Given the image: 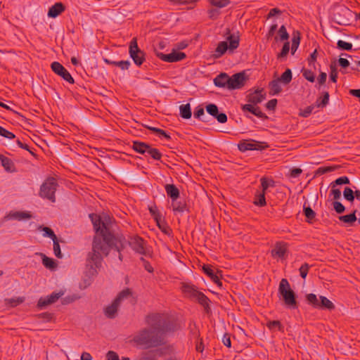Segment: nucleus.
Here are the masks:
<instances>
[{"label":"nucleus","mask_w":360,"mask_h":360,"mask_svg":"<svg viewBox=\"0 0 360 360\" xmlns=\"http://www.w3.org/2000/svg\"><path fill=\"white\" fill-rule=\"evenodd\" d=\"M172 207L174 213H183L184 212H189V207L184 198H181L172 201Z\"/></svg>","instance_id":"nucleus-23"},{"label":"nucleus","mask_w":360,"mask_h":360,"mask_svg":"<svg viewBox=\"0 0 360 360\" xmlns=\"http://www.w3.org/2000/svg\"><path fill=\"white\" fill-rule=\"evenodd\" d=\"M181 290L186 297L196 301L203 307L205 314H210L212 313L210 307V300L203 292L199 291L196 285L191 283L182 282L181 283Z\"/></svg>","instance_id":"nucleus-4"},{"label":"nucleus","mask_w":360,"mask_h":360,"mask_svg":"<svg viewBox=\"0 0 360 360\" xmlns=\"http://www.w3.org/2000/svg\"><path fill=\"white\" fill-rule=\"evenodd\" d=\"M131 148L137 153L146 157L147 155L150 156L155 160H160L162 157V154L158 148H153L151 145L146 142L134 141H132Z\"/></svg>","instance_id":"nucleus-8"},{"label":"nucleus","mask_w":360,"mask_h":360,"mask_svg":"<svg viewBox=\"0 0 360 360\" xmlns=\"http://www.w3.org/2000/svg\"><path fill=\"white\" fill-rule=\"evenodd\" d=\"M266 327L272 330L274 329H277L278 331L283 333L284 332V326L278 320H273L269 321L266 323Z\"/></svg>","instance_id":"nucleus-41"},{"label":"nucleus","mask_w":360,"mask_h":360,"mask_svg":"<svg viewBox=\"0 0 360 360\" xmlns=\"http://www.w3.org/2000/svg\"><path fill=\"white\" fill-rule=\"evenodd\" d=\"M303 214L306 217V221L312 224L316 217V212L307 202H304L303 205Z\"/></svg>","instance_id":"nucleus-29"},{"label":"nucleus","mask_w":360,"mask_h":360,"mask_svg":"<svg viewBox=\"0 0 360 360\" xmlns=\"http://www.w3.org/2000/svg\"><path fill=\"white\" fill-rule=\"evenodd\" d=\"M189 328H190V333H191L192 338L194 339H196V340H198L200 338V330L198 328L196 324L193 323V326H191L190 325Z\"/></svg>","instance_id":"nucleus-57"},{"label":"nucleus","mask_w":360,"mask_h":360,"mask_svg":"<svg viewBox=\"0 0 360 360\" xmlns=\"http://www.w3.org/2000/svg\"><path fill=\"white\" fill-rule=\"evenodd\" d=\"M310 265L307 263V262H304V264H302V266L300 267L299 269V271H300V276L303 278V279H305L307 274H308V272H309V269L310 268Z\"/></svg>","instance_id":"nucleus-53"},{"label":"nucleus","mask_w":360,"mask_h":360,"mask_svg":"<svg viewBox=\"0 0 360 360\" xmlns=\"http://www.w3.org/2000/svg\"><path fill=\"white\" fill-rule=\"evenodd\" d=\"M314 108V105H309L304 110H300L299 112V116L302 117H308L311 114Z\"/></svg>","instance_id":"nucleus-60"},{"label":"nucleus","mask_w":360,"mask_h":360,"mask_svg":"<svg viewBox=\"0 0 360 360\" xmlns=\"http://www.w3.org/2000/svg\"><path fill=\"white\" fill-rule=\"evenodd\" d=\"M290 51V43L285 41L281 49V52L278 54V58H285Z\"/></svg>","instance_id":"nucleus-55"},{"label":"nucleus","mask_w":360,"mask_h":360,"mask_svg":"<svg viewBox=\"0 0 360 360\" xmlns=\"http://www.w3.org/2000/svg\"><path fill=\"white\" fill-rule=\"evenodd\" d=\"M207 112L216 119L219 123L224 124L227 122V116L224 112H220L217 105L214 103H209L205 106Z\"/></svg>","instance_id":"nucleus-18"},{"label":"nucleus","mask_w":360,"mask_h":360,"mask_svg":"<svg viewBox=\"0 0 360 360\" xmlns=\"http://www.w3.org/2000/svg\"><path fill=\"white\" fill-rule=\"evenodd\" d=\"M301 72L302 73V76L305 79L310 82H314L316 77L314 73L311 70L303 68L301 70Z\"/></svg>","instance_id":"nucleus-48"},{"label":"nucleus","mask_w":360,"mask_h":360,"mask_svg":"<svg viewBox=\"0 0 360 360\" xmlns=\"http://www.w3.org/2000/svg\"><path fill=\"white\" fill-rule=\"evenodd\" d=\"M278 295L286 309L290 310L298 309L300 304L297 300V296L295 291L291 288L290 285L286 278H282L280 281Z\"/></svg>","instance_id":"nucleus-5"},{"label":"nucleus","mask_w":360,"mask_h":360,"mask_svg":"<svg viewBox=\"0 0 360 360\" xmlns=\"http://www.w3.org/2000/svg\"><path fill=\"white\" fill-rule=\"evenodd\" d=\"M265 194L266 193L262 191L261 192L257 191L254 197L253 203L258 207L265 206L266 205Z\"/></svg>","instance_id":"nucleus-36"},{"label":"nucleus","mask_w":360,"mask_h":360,"mask_svg":"<svg viewBox=\"0 0 360 360\" xmlns=\"http://www.w3.org/2000/svg\"><path fill=\"white\" fill-rule=\"evenodd\" d=\"M342 195L343 198L351 204L354 203L355 198L360 201V189H357L356 186H352V188L345 187Z\"/></svg>","instance_id":"nucleus-20"},{"label":"nucleus","mask_w":360,"mask_h":360,"mask_svg":"<svg viewBox=\"0 0 360 360\" xmlns=\"http://www.w3.org/2000/svg\"><path fill=\"white\" fill-rule=\"evenodd\" d=\"M288 252V244L283 241L276 243L274 248L271 251V255L274 258H284Z\"/></svg>","instance_id":"nucleus-21"},{"label":"nucleus","mask_w":360,"mask_h":360,"mask_svg":"<svg viewBox=\"0 0 360 360\" xmlns=\"http://www.w3.org/2000/svg\"><path fill=\"white\" fill-rule=\"evenodd\" d=\"M37 255H39L42 258V264L43 265L49 269H54L57 266V263L55 259L53 258L49 257L46 256L43 253H37Z\"/></svg>","instance_id":"nucleus-33"},{"label":"nucleus","mask_w":360,"mask_h":360,"mask_svg":"<svg viewBox=\"0 0 360 360\" xmlns=\"http://www.w3.org/2000/svg\"><path fill=\"white\" fill-rule=\"evenodd\" d=\"M301 40L300 32L297 30H294L292 32L291 53L293 55L297 51Z\"/></svg>","instance_id":"nucleus-37"},{"label":"nucleus","mask_w":360,"mask_h":360,"mask_svg":"<svg viewBox=\"0 0 360 360\" xmlns=\"http://www.w3.org/2000/svg\"><path fill=\"white\" fill-rule=\"evenodd\" d=\"M59 186L58 181L53 176L47 177L40 186L39 195L54 203L56 201V192Z\"/></svg>","instance_id":"nucleus-6"},{"label":"nucleus","mask_w":360,"mask_h":360,"mask_svg":"<svg viewBox=\"0 0 360 360\" xmlns=\"http://www.w3.org/2000/svg\"><path fill=\"white\" fill-rule=\"evenodd\" d=\"M337 167H320L315 172V176L322 175L328 172H333Z\"/></svg>","instance_id":"nucleus-52"},{"label":"nucleus","mask_w":360,"mask_h":360,"mask_svg":"<svg viewBox=\"0 0 360 360\" xmlns=\"http://www.w3.org/2000/svg\"><path fill=\"white\" fill-rule=\"evenodd\" d=\"M261 181V186H262V191L265 192L269 187H274L275 186V181L272 179H268L266 177H262L260 179Z\"/></svg>","instance_id":"nucleus-44"},{"label":"nucleus","mask_w":360,"mask_h":360,"mask_svg":"<svg viewBox=\"0 0 360 360\" xmlns=\"http://www.w3.org/2000/svg\"><path fill=\"white\" fill-rule=\"evenodd\" d=\"M39 319H42L44 321H51L53 317V314L50 312H43L37 315Z\"/></svg>","instance_id":"nucleus-63"},{"label":"nucleus","mask_w":360,"mask_h":360,"mask_svg":"<svg viewBox=\"0 0 360 360\" xmlns=\"http://www.w3.org/2000/svg\"><path fill=\"white\" fill-rule=\"evenodd\" d=\"M65 10V6L62 2H57L49 8L48 16L51 18H56Z\"/></svg>","instance_id":"nucleus-25"},{"label":"nucleus","mask_w":360,"mask_h":360,"mask_svg":"<svg viewBox=\"0 0 360 360\" xmlns=\"http://www.w3.org/2000/svg\"><path fill=\"white\" fill-rule=\"evenodd\" d=\"M145 322L149 327L141 329L133 338V341L144 349L165 345L166 336L181 328L177 319L167 314H148L145 317Z\"/></svg>","instance_id":"nucleus-1"},{"label":"nucleus","mask_w":360,"mask_h":360,"mask_svg":"<svg viewBox=\"0 0 360 360\" xmlns=\"http://www.w3.org/2000/svg\"><path fill=\"white\" fill-rule=\"evenodd\" d=\"M156 224L163 233L167 236H170L172 233V230L167 224L165 217L158 221V222H156Z\"/></svg>","instance_id":"nucleus-40"},{"label":"nucleus","mask_w":360,"mask_h":360,"mask_svg":"<svg viewBox=\"0 0 360 360\" xmlns=\"http://www.w3.org/2000/svg\"><path fill=\"white\" fill-rule=\"evenodd\" d=\"M305 300L307 304L314 309H319L320 299L314 293H309L305 295Z\"/></svg>","instance_id":"nucleus-34"},{"label":"nucleus","mask_w":360,"mask_h":360,"mask_svg":"<svg viewBox=\"0 0 360 360\" xmlns=\"http://www.w3.org/2000/svg\"><path fill=\"white\" fill-rule=\"evenodd\" d=\"M53 252L56 257L60 259L63 257V254L60 250L58 239L53 240Z\"/></svg>","instance_id":"nucleus-58"},{"label":"nucleus","mask_w":360,"mask_h":360,"mask_svg":"<svg viewBox=\"0 0 360 360\" xmlns=\"http://www.w3.org/2000/svg\"><path fill=\"white\" fill-rule=\"evenodd\" d=\"M249 77L245 71L233 74L232 76H229L228 89H240L245 85Z\"/></svg>","instance_id":"nucleus-13"},{"label":"nucleus","mask_w":360,"mask_h":360,"mask_svg":"<svg viewBox=\"0 0 360 360\" xmlns=\"http://www.w3.org/2000/svg\"><path fill=\"white\" fill-rule=\"evenodd\" d=\"M140 260L143 263V266L144 267V269L149 273H153L154 271V269L153 267L152 266V265L150 264V263L146 260V259H144L143 257H141L140 258Z\"/></svg>","instance_id":"nucleus-64"},{"label":"nucleus","mask_w":360,"mask_h":360,"mask_svg":"<svg viewBox=\"0 0 360 360\" xmlns=\"http://www.w3.org/2000/svg\"><path fill=\"white\" fill-rule=\"evenodd\" d=\"M278 35L281 41L288 40L289 38V34L287 32L285 25H281L278 31Z\"/></svg>","instance_id":"nucleus-51"},{"label":"nucleus","mask_w":360,"mask_h":360,"mask_svg":"<svg viewBox=\"0 0 360 360\" xmlns=\"http://www.w3.org/2000/svg\"><path fill=\"white\" fill-rule=\"evenodd\" d=\"M229 75L226 72H221L214 79V84L220 88L229 86Z\"/></svg>","instance_id":"nucleus-27"},{"label":"nucleus","mask_w":360,"mask_h":360,"mask_svg":"<svg viewBox=\"0 0 360 360\" xmlns=\"http://www.w3.org/2000/svg\"><path fill=\"white\" fill-rule=\"evenodd\" d=\"M279 82H281L278 79H273L269 83V86L271 89L270 94L271 95H276L281 92L282 89L279 85Z\"/></svg>","instance_id":"nucleus-42"},{"label":"nucleus","mask_w":360,"mask_h":360,"mask_svg":"<svg viewBox=\"0 0 360 360\" xmlns=\"http://www.w3.org/2000/svg\"><path fill=\"white\" fill-rule=\"evenodd\" d=\"M225 34L227 35L226 41L228 46H229V51L233 52L236 50L240 44V36L238 34V32L236 34H231L229 28L226 29Z\"/></svg>","instance_id":"nucleus-22"},{"label":"nucleus","mask_w":360,"mask_h":360,"mask_svg":"<svg viewBox=\"0 0 360 360\" xmlns=\"http://www.w3.org/2000/svg\"><path fill=\"white\" fill-rule=\"evenodd\" d=\"M210 4L218 8H224L228 6L231 1L230 0H209Z\"/></svg>","instance_id":"nucleus-54"},{"label":"nucleus","mask_w":360,"mask_h":360,"mask_svg":"<svg viewBox=\"0 0 360 360\" xmlns=\"http://www.w3.org/2000/svg\"><path fill=\"white\" fill-rule=\"evenodd\" d=\"M353 12L346 6H341L336 8L333 13V19L340 25H347L350 23Z\"/></svg>","instance_id":"nucleus-10"},{"label":"nucleus","mask_w":360,"mask_h":360,"mask_svg":"<svg viewBox=\"0 0 360 360\" xmlns=\"http://www.w3.org/2000/svg\"><path fill=\"white\" fill-rule=\"evenodd\" d=\"M266 94L263 88H258L253 92L250 90L248 94L246 96V100L248 102L246 105H257L261 103L266 98Z\"/></svg>","instance_id":"nucleus-15"},{"label":"nucleus","mask_w":360,"mask_h":360,"mask_svg":"<svg viewBox=\"0 0 360 360\" xmlns=\"http://www.w3.org/2000/svg\"><path fill=\"white\" fill-rule=\"evenodd\" d=\"M333 209L338 214H342L345 211V207L340 202L334 200L333 202Z\"/></svg>","instance_id":"nucleus-56"},{"label":"nucleus","mask_w":360,"mask_h":360,"mask_svg":"<svg viewBox=\"0 0 360 360\" xmlns=\"http://www.w3.org/2000/svg\"><path fill=\"white\" fill-rule=\"evenodd\" d=\"M93 224L95 235L92 241V249L105 250L103 243L105 242L108 246L112 245V240H120V238H115L117 233L113 229L115 221H112L109 216H105L103 219L96 213H91L89 215Z\"/></svg>","instance_id":"nucleus-2"},{"label":"nucleus","mask_w":360,"mask_h":360,"mask_svg":"<svg viewBox=\"0 0 360 360\" xmlns=\"http://www.w3.org/2000/svg\"><path fill=\"white\" fill-rule=\"evenodd\" d=\"M39 229L44 232L43 236L44 237L49 238L53 241V240L58 239L54 231L51 228L47 227V226H40Z\"/></svg>","instance_id":"nucleus-46"},{"label":"nucleus","mask_w":360,"mask_h":360,"mask_svg":"<svg viewBox=\"0 0 360 360\" xmlns=\"http://www.w3.org/2000/svg\"><path fill=\"white\" fill-rule=\"evenodd\" d=\"M64 292L63 291H60L58 292H53L51 295H47L49 298L50 299V301L51 303L56 302L60 297H61L63 295Z\"/></svg>","instance_id":"nucleus-62"},{"label":"nucleus","mask_w":360,"mask_h":360,"mask_svg":"<svg viewBox=\"0 0 360 360\" xmlns=\"http://www.w3.org/2000/svg\"><path fill=\"white\" fill-rule=\"evenodd\" d=\"M131 295L132 290L129 288H126L120 291L112 303L104 308L103 312L105 316L108 319H115L117 315L118 308L121 302Z\"/></svg>","instance_id":"nucleus-7"},{"label":"nucleus","mask_w":360,"mask_h":360,"mask_svg":"<svg viewBox=\"0 0 360 360\" xmlns=\"http://www.w3.org/2000/svg\"><path fill=\"white\" fill-rule=\"evenodd\" d=\"M0 136L8 139H13L15 138V135L13 132L9 131L1 126H0Z\"/></svg>","instance_id":"nucleus-59"},{"label":"nucleus","mask_w":360,"mask_h":360,"mask_svg":"<svg viewBox=\"0 0 360 360\" xmlns=\"http://www.w3.org/2000/svg\"><path fill=\"white\" fill-rule=\"evenodd\" d=\"M241 110L247 118H251V117L248 115V112H249L262 120L269 119V117L262 112L261 108L257 106V105H241Z\"/></svg>","instance_id":"nucleus-16"},{"label":"nucleus","mask_w":360,"mask_h":360,"mask_svg":"<svg viewBox=\"0 0 360 360\" xmlns=\"http://www.w3.org/2000/svg\"><path fill=\"white\" fill-rule=\"evenodd\" d=\"M51 302L48 296L41 297L37 304V307L39 309H42L49 304H51Z\"/></svg>","instance_id":"nucleus-49"},{"label":"nucleus","mask_w":360,"mask_h":360,"mask_svg":"<svg viewBox=\"0 0 360 360\" xmlns=\"http://www.w3.org/2000/svg\"><path fill=\"white\" fill-rule=\"evenodd\" d=\"M52 71L70 84H74L75 80L68 70L59 62L54 61L51 64Z\"/></svg>","instance_id":"nucleus-14"},{"label":"nucleus","mask_w":360,"mask_h":360,"mask_svg":"<svg viewBox=\"0 0 360 360\" xmlns=\"http://www.w3.org/2000/svg\"><path fill=\"white\" fill-rule=\"evenodd\" d=\"M156 56L163 61L168 63L181 61L186 58L184 52L173 51L172 53L165 54L163 53H157Z\"/></svg>","instance_id":"nucleus-17"},{"label":"nucleus","mask_w":360,"mask_h":360,"mask_svg":"<svg viewBox=\"0 0 360 360\" xmlns=\"http://www.w3.org/2000/svg\"><path fill=\"white\" fill-rule=\"evenodd\" d=\"M127 244H128L136 253L146 257H152V252L146 247V240L141 236L138 235L130 236L128 240H127Z\"/></svg>","instance_id":"nucleus-9"},{"label":"nucleus","mask_w":360,"mask_h":360,"mask_svg":"<svg viewBox=\"0 0 360 360\" xmlns=\"http://www.w3.org/2000/svg\"><path fill=\"white\" fill-rule=\"evenodd\" d=\"M193 116L195 118L198 119L202 122H207L205 115L204 108L201 105H198L195 108Z\"/></svg>","instance_id":"nucleus-45"},{"label":"nucleus","mask_w":360,"mask_h":360,"mask_svg":"<svg viewBox=\"0 0 360 360\" xmlns=\"http://www.w3.org/2000/svg\"><path fill=\"white\" fill-rule=\"evenodd\" d=\"M129 53L134 64L139 67L146 60V53L138 46L136 38H133L130 41Z\"/></svg>","instance_id":"nucleus-11"},{"label":"nucleus","mask_w":360,"mask_h":360,"mask_svg":"<svg viewBox=\"0 0 360 360\" xmlns=\"http://www.w3.org/2000/svg\"><path fill=\"white\" fill-rule=\"evenodd\" d=\"M357 210H354L350 214L342 215L338 217L339 220L345 224L352 225L356 220Z\"/></svg>","instance_id":"nucleus-32"},{"label":"nucleus","mask_w":360,"mask_h":360,"mask_svg":"<svg viewBox=\"0 0 360 360\" xmlns=\"http://www.w3.org/2000/svg\"><path fill=\"white\" fill-rule=\"evenodd\" d=\"M330 95L328 91H323L321 93V96L318 97L316 101V105L318 108H323L329 103Z\"/></svg>","instance_id":"nucleus-35"},{"label":"nucleus","mask_w":360,"mask_h":360,"mask_svg":"<svg viewBox=\"0 0 360 360\" xmlns=\"http://www.w3.org/2000/svg\"><path fill=\"white\" fill-rule=\"evenodd\" d=\"M115 238H120V240L115 239L112 240V245L108 246L105 242L103 243L105 250H97L94 249L91 252H89L87 255L86 265H90L93 268V265L95 266L94 269V271H96V269L101 266L103 261V256L108 257L110 254V250H113L118 252V258L122 262L123 260V255L122 252L125 249L127 245V239L125 236L121 233H117L115 235Z\"/></svg>","instance_id":"nucleus-3"},{"label":"nucleus","mask_w":360,"mask_h":360,"mask_svg":"<svg viewBox=\"0 0 360 360\" xmlns=\"http://www.w3.org/2000/svg\"><path fill=\"white\" fill-rule=\"evenodd\" d=\"M165 189L167 196L174 201L179 199L180 191L179 189L173 184H167L165 186Z\"/></svg>","instance_id":"nucleus-26"},{"label":"nucleus","mask_w":360,"mask_h":360,"mask_svg":"<svg viewBox=\"0 0 360 360\" xmlns=\"http://www.w3.org/2000/svg\"><path fill=\"white\" fill-rule=\"evenodd\" d=\"M32 217L30 212L11 211L4 217V219L6 220L15 219L21 221L22 219H30Z\"/></svg>","instance_id":"nucleus-24"},{"label":"nucleus","mask_w":360,"mask_h":360,"mask_svg":"<svg viewBox=\"0 0 360 360\" xmlns=\"http://www.w3.org/2000/svg\"><path fill=\"white\" fill-rule=\"evenodd\" d=\"M180 116L184 119H190L192 115L191 108L189 103L184 104L179 107Z\"/></svg>","instance_id":"nucleus-39"},{"label":"nucleus","mask_w":360,"mask_h":360,"mask_svg":"<svg viewBox=\"0 0 360 360\" xmlns=\"http://www.w3.org/2000/svg\"><path fill=\"white\" fill-rule=\"evenodd\" d=\"M143 126L145 128H146L147 129H148V130L151 131L152 132L158 134L160 137V136H163L164 138H165L168 141L171 140V139H172L170 135L166 131H165V130H163L162 129L154 127H150V126H148V125H146V124H143Z\"/></svg>","instance_id":"nucleus-38"},{"label":"nucleus","mask_w":360,"mask_h":360,"mask_svg":"<svg viewBox=\"0 0 360 360\" xmlns=\"http://www.w3.org/2000/svg\"><path fill=\"white\" fill-rule=\"evenodd\" d=\"M333 197L334 200H338L341 198V191L336 187H331L330 196Z\"/></svg>","instance_id":"nucleus-61"},{"label":"nucleus","mask_w":360,"mask_h":360,"mask_svg":"<svg viewBox=\"0 0 360 360\" xmlns=\"http://www.w3.org/2000/svg\"><path fill=\"white\" fill-rule=\"evenodd\" d=\"M0 161L1 165L6 172L13 173L17 171L14 162L8 157L4 155H0Z\"/></svg>","instance_id":"nucleus-28"},{"label":"nucleus","mask_w":360,"mask_h":360,"mask_svg":"<svg viewBox=\"0 0 360 360\" xmlns=\"http://www.w3.org/2000/svg\"><path fill=\"white\" fill-rule=\"evenodd\" d=\"M269 147L267 143L253 139H243L238 143V148L240 152L247 150H262Z\"/></svg>","instance_id":"nucleus-12"},{"label":"nucleus","mask_w":360,"mask_h":360,"mask_svg":"<svg viewBox=\"0 0 360 360\" xmlns=\"http://www.w3.org/2000/svg\"><path fill=\"white\" fill-rule=\"evenodd\" d=\"M202 271L219 288H222L223 284L221 281L222 277L221 271L217 270V272H214L212 266L208 264H204L202 266Z\"/></svg>","instance_id":"nucleus-19"},{"label":"nucleus","mask_w":360,"mask_h":360,"mask_svg":"<svg viewBox=\"0 0 360 360\" xmlns=\"http://www.w3.org/2000/svg\"><path fill=\"white\" fill-rule=\"evenodd\" d=\"M320 302L318 309L321 310H333L335 307V304L325 296H319Z\"/></svg>","instance_id":"nucleus-31"},{"label":"nucleus","mask_w":360,"mask_h":360,"mask_svg":"<svg viewBox=\"0 0 360 360\" xmlns=\"http://www.w3.org/2000/svg\"><path fill=\"white\" fill-rule=\"evenodd\" d=\"M351 184L349 179L346 176H340L330 183V187H336L337 186Z\"/></svg>","instance_id":"nucleus-47"},{"label":"nucleus","mask_w":360,"mask_h":360,"mask_svg":"<svg viewBox=\"0 0 360 360\" xmlns=\"http://www.w3.org/2000/svg\"><path fill=\"white\" fill-rule=\"evenodd\" d=\"M229 51V46L226 41H220L215 49L213 56L214 58H221L227 51Z\"/></svg>","instance_id":"nucleus-30"},{"label":"nucleus","mask_w":360,"mask_h":360,"mask_svg":"<svg viewBox=\"0 0 360 360\" xmlns=\"http://www.w3.org/2000/svg\"><path fill=\"white\" fill-rule=\"evenodd\" d=\"M337 48L343 51H351L352 49V44L342 40H338L337 42Z\"/></svg>","instance_id":"nucleus-50"},{"label":"nucleus","mask_w":360,"mask_h":360,"mask_svg":"<svg viewBox=\"0 0 360 360\" xmlns=\"http://www.w3.org/2000/svg\"><path fill=\"white\" fill-rule=\"evenodd\" d=\"M292 71L290 68H287L278 79L284 84H288L292 81Z\"/></svg>","instance_id":"nucleus-43"}]
</instances>
